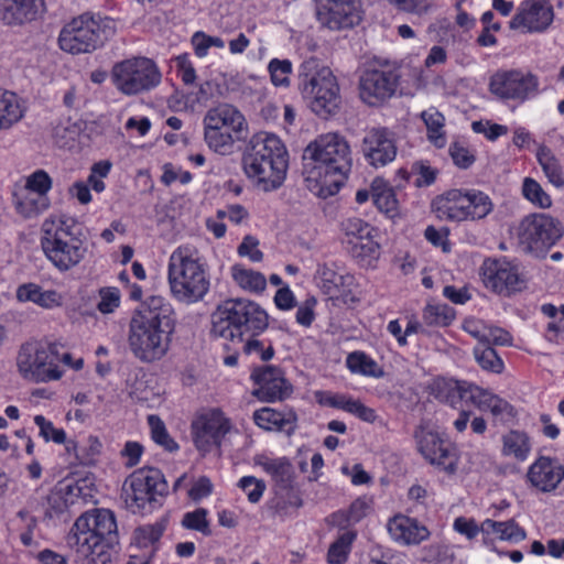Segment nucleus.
<instances>
[{
	"label": "nucleus",
	"mask_w": 564,
	"mask_h": 564,
	"mask_svg": "<svg viewBox=\"0 0 564 564\" xmlns=\"http://www.w3.org/2000/svg\"><path fill=\"white\" fill-rule=\"evenodd\" d=\"M111 166V163L107 160L93 164L86 182L90 189L96 193H102L106 189L104 180L109 175Z\"/></svg>",
	"instance_id": "nucleus-59"
},
{
	"label": "nucleus",
	"mask_w": 564,
	"mask_h": 564,
	"mask_svg": "<svg viewBox=\"0 0 564 564\" xmlns=\"http://www.w3.org/2000/svg\"><path fill=\"white\" fill-rule=\"evenodd\" d=\"M69 544L91 564H107L119 542L115 514L108 509H94L78 517L70 530Z\"/></svg>",
	"instance_id": "nucleus-4"
},
{
	"label": "nucleus",
	"mask_w": 564,
	"mask_h": 564,
	"mask_svg": "<svg viewBox=\"0 0 564 564\" xmlns=\"http://www.w3.org/2000/svg\"><path fill=\"white\" fill-rule=\"evenodd\" d=\"M162 74L156 63L145 56H130L116 62L110 70L113 87L124 96H138L156 88Z\"/></svg>",
	"instance_id": "nucleus-13"
},
{
	"label": "nucleus",
	"mask_w": 564,
	"mask_h": 564,
	"mask_svg": "<svg viewBox=\"0 0 564 564\" xmlns=\"http://www.w3.org/2000/svg\"><path fill=\"white\" fill-rule=\"evenodd\" d=\"M13 202L17 212L26 218L36 216L48 207L47 198H41L21 186L15 188Z\"/></svg>",
	"instance_id": "nucleus-39"
},
{
	"label": "nucleus",
	"mask_w": 564,
	"mask_h": 564,
	"mask_svg": "<svg viewBox=\"0 0 564 564\" xmlns=\"http://www.w3.org/2000/svg\"><path fill=\"white\" fill-rule=\"evenodd\" d=\"M254 423L267 431H280L290 434L296 426L293 411L280 412L271 408H262L253 413Z\"/></svg>",
	"instance_id": "nucleus-32"
},
{
	"label": "nucleus",
	"mask_w": 564,
	"mask_h": 564,
	"mask_svg": "<svg viewBox=\"0 0 564 564\" xmlns=\"http://www.w3.org/2000/svg\"><path fill=\"white\" fill-rule=\"evenodd\" d=\"M260 241L252 235L242 238L241 243L237 248V253L241 258H247L251 262L258 263L263 260V252L259 248Z\"/></svg>",
	"instance_id": "nucleus-62"
},
{
	"label": "nucleus",
	"mask_w": 564,
	"mask_h": 564,
	"mask_svg": "<svg viewBox=\"0 0 564 564\" xmlns=\"http://www.w3.org/2000/svg\"><path fill=\"white\" fill-rule=\"evenodd\" d=\"M52 185L53 181L48 173L44 170H36L25 176L22 187L41 198H47V193L51 191Z\"/></svg>",
	"instance_id": "nucleus-52"
},
{
	"label": "nucleus",
	"mask_w": 564,
	"mask_h": 564,
	"mask_svg": "<svg viewBox=\"0 0 564 564\" xmlns=\"http://www.w3.org/2000/svg\"><path fill=\"white\" fill-rule=\"evenodd\" d=\"M387 529L390 538L401 545H416L430 536V531L424 524L401 513L389 519Z\"/></svg>",
	"instance_id": "nucleus-28"
},
{
	"label": "nucleus",
	"mask_w": 564,
	"mask_h": 564,
	"mask_svg": "<svg viewBox=\"0 0 564 564\" xmlns=\"http://www.w3.org/2000/svg\"><path fill=\"white\" fill-rule=\"evenodd\" d=\"M432 209L438 219L459 224L486 218L494 210V203L482 191L453 188L436 196Z\"/></svg>",
	"instance_id": "nucleus-9"
},
{
	"label": "nucleus",
	"mask_w": 564,
	"mask_h": 564,
	"mask_svg": "<svg viewBox=\"0 0 564 564\" xmlns=\"http://www.w3.org/2000/svg\"><path fill=\"white\" fill-rule=\"evenodd\" d=\"M318 402L322 405L343 410L355 416L361 401L346 393L325 392L318 395Z\"/></svg>",
	"instance_id": "nucleus-48"
},
{
	"label": "nucleus",
	"mask_w": 564,
	"mask_h": 564,
	"mask_svg": "<svg viewBox=\"0 0 564 564\" xmlns=\"http://www.w3.org/2000/svg\"><path fill=\"white\" fill-rule=\"evenodd\" d=\"M346 367L354 375L380 379L384 376L383 368L365 351L356 350L346 358Z\"/></svg>",
	"instance_id": "nucleus-38"
},
{
	"label": "nucleus",
	"mask_w": 564,
	"mask_h": 564,
	"mask_svg": "<svg viewBox=\"0 0 564 564\" xmlns=\"http://www.w3.org/2000/svg\"><path fill=\"white\" fill-rule=\"evenodd\" d=\"M191 42L196 56L199 58L206 57L210 47H225V42L221 37L208 35L203 31L195 32Z\"/></svg>",
	"instance_id": "nucleus-56"
},
{
	"label": "nucleus",
	"mask_w": 564,
	"mask_h": 564,
	"mask_svg": "<svg viewBox=\"0 0 564 564\" xmlns=\"http://www.w3.org/2000/svg\"><path fill=\"white\" fill-rule=\"evenodd\" d=\"M44 9V0H0V20L19 25L35 20Z\"/></svg>",
	"instance_id": "nucleus-29"
},
{
	"label": "nucleus",
	"mask_w": 564,
	"mask_h": 564,
	"mask_svg": "<svg viewBox=\"0 0 564 564\" xmlns=\"http://www.w3.org/2000/svg\"><path fill=\"white\" fill-rule=\"evenodd\" d=\"M288 169L289 152L280 137L267 131L252 137L242 155V171L258 189L273 192L280 188Z\"/></svg>",
	"instance_id": "nucleus-2"
},
{
	"label": "nucleus",
	"mask_w": 564,
	"mask_h": 564,
	"mask_svg": "<svg viewBox=\"0 0 564 564\" xmlns=\"http://www.w3.org/2000/svg\"><path fill=\"white\" fill-rule=\"evenodd\" d=\"M23 100L13 91L0 89V131L10 130L25 115Z\"/></svg>",
	"instance_id": "nucleus-34"
},
{
	"label": "nucleus",
	"mask_w": 564,
	"mask_h": 564,
	"mask_svg": "<svg viewBox=\"0 0 564 564\" xmlns=\"http://www.w3.org/2000/svg\"><path fill=\"white\" fill-rule=\"evenodd\" d=\"M112 33L113 21L110 18L84 13L62 28L58 34V46L73 55L90 53Z\"/></svg>",
	"instance_id": "nucleus-11"
},
{
	"label": "nucleus",
	"mask_w": 564,
	"mask_h": 564,
	"mask_svg": "<svg viewBox=\"0 0 564 564\" xmlns=\"http://www.w3.org/2000/svg\"><path fill=\"white\" fill-rule=\"evenodd\" d=\"M489 90L501 100L522 104L541 94V83L539 76L530 70H498L490 78Z\"/></svg>",
	"instance_id": "nucleus-17"
},
{
	"label": "nucleus",
	"mask_w": 564,
	"mask_h": 564,
	"mask_svg": "<svg viewBox=\"0 0 564 564\" xmlns=\"http://www.w3.org/2000/svg\"><path fill=\"white\" fill-rule=\"evenodd\" d=\"M563 228L553 217L545 214L527 216L520 225V238L530 250L550 248L562 237Z\"/></svg>",
	"instance_id": "nucleus-21"
},
{
	"label": "nucleus",
	"mask_w": 564,
	"mask_h": 564,
	"mask_svg": "<svg viewBox=\"0 0 564 564\" xmlns=\"http://www.w3.org/2000/svg\"><path fill=\"white\" fill-rule=\"evenodd\" d=\"M102 444L97 436L88 435L78 441L68 440L66 451L82 465H93L101 454Z\"/></svg>",
	"instance_id": "nucleus-35"
},
{
	"label": "nucleus",
	"mask_w": 564,
	"mask_h": 564,
	"mask_svg": "<svg viewBox=\"0 0 564 564\" xmlns=\"http://www.w3.org/2000/svg\"><path fill=\"white\" fill-rule=\"evenodd\" d=\"M254 464L268 474L279 488L286 489L292 486L294 469L286 457L261 454L254 457Z\"/></svg>",
	"instance_id": "nucleus-30"
},
{
	"label": "nucleus",
	"mask_w": 564,
	"mask_h": 564,
	"mask_svg": "<svg viewBox=\"0 0 564 564\" xmlns=\"http://www.w3.org/2000/svg\"><path fill=\"white\" fill-rule=\"evenodd\" d=\"M167 494V482L155 468H142L132 473L123 484L127 507L140 512L158 502Z\"/></svg>",
	"instance_id": "nucleus-15"
},
{
	"label": "nucleus",
	"mask_w": 564,
	"mask_h": 564,
	"mask_svg": "<svg viewBox=\"0 0 564 564\" xmlns=\"http://www.w3.org/2000/svg\"><path fill=\"white\" fill-rule=\"evenodd\" d=\"M231 429L230 419L220 409H205L192 420L191 436L195 448L202 455H207L219 451L225 436Z\"/></svg>",
	"instance_id": "nucleus-16"
},
{
	"label": "nucleus",
	"mask_w": 564,
	"mask_h": 564,
	"mask_svg": "<svg viewBox=\"0 0 564 564\" xmlns=\"http://www.w3.org/2000/svg\"><path fill=\"white\" fill-rule=\"evenodd\" d=\"M397 89V79L392 72L369 68L359 78V95L369 106H378L391 98Z\"/></svg>",
	"instance_id": "nucleus-24"
},
{
	"label": "nucleus",
	"mask_w": 564,
	"mask_h": 564,
	"mask_svg": "<svg viewBox=\"0 0 564 564\" xmlns=\"http://www.w3.org/2000/svg\"><path fill=\"white\" fill-rule=\"evenodd\" d=\"M521 193L523 197L536 208L549 209L553 204L552 197L542 185L532 177L523 178Z\"/></svg>",
	"instance_id": "nucleus-47"
},
{
	"label": "nucleus",
	"mask_w": 564,
	"mask_h": 564,
	"mask_svg": "<svg viewBox=\"0 0 564 564\" xmlns=\"http://www.w3.org/2000/svg\"><path fill=\"white\" fill-rule=\"evenodd\" d=\"M176 75L185 85H193L196 82L197 75L193 62L188 54H181L173 58Z\"/></svg>",
	"instance_id": "nucleus-61"
},
{
	"label": "nucleus",
	"mask_w": 564,
	"mask_h": 564,
	"mask_svg": "<svg viewBox=\"0 0 564 564\" xmlns=\"http://www.w3.org/2000/svg\"><path fill=\"white\" fill-rule=\"evenodd\" d=\"M424 321L427 324L447 325L454 317V311L446 304H429L424 308Z\"/></svg>",
	"instance_id": "nucleus-57"
},
{
	"label": "nucleus",
	"mask_w": 564,
	"mask_h": 564,
	"mask_svg": "<svg viewBox=\"0 0 564 564\" xmlns=\"http://www.w3.org/2000/svg\"><path fill=\"white\" fill-rule=\"evenodd\" d=\"M343 230L345 232V242L347 246L365 239L375 232V229L368 223L356 217L347 219L343 224Z\"/></svg>",
	"instance_id": "nucleus-53"
},
{
	"label": "nucleus",
	"mask_w": 564,
	"mask_h": 564,
	"mask_svg": "<svg viewBox=\"0 0 564 564\" xmlns=\"http://www.w3.org/2000/svg\"><path fill=\"white\" fill-rule=\"evenodd\" d=\"M299 90L310 107L319 117H328L340 105V89L336 76L326 66L305 62L300 67Z\"/></svg>",
	"instance_id": "nucleus-8"
},
{
	"label": "nucleus",
	"mask_w": 564,
	"mask_h": 564,
	"mask_svg": "<svg viewBox=\"0 0 564 564\" xmlns=\"http://www.w3.org/2000/svg\"><path fill=\"white\" fill-rule=\"evenodd\" d=\"M414 438L419 453L430 464L447 475L457 473L459 454L456 446L443 438L436 431L424 425L415 431Z\"/></svg>",
	"instance_id": "nucleus-18"
},
{
	"label": "nucleus",
	"mask_w": 564,
	"mask_h": 564,
	"mask_svg": "<svg viewBox=\"0 0 564 564\" xmlns=\"http://www.w3.org/2000/svg\"><path fill=\"white\" fill-rule=\"evenodd\" d=\"M361 151L373 167H382L394 161L397 145L391 131L386 128L369 130L362 139Z\"/></svg>",
	"instance_id": "nucleus-26"
},
{
	"label": "nucleus",
	"mask_w": 564,
	"mask_h": 564,
	"mask_svg": "<svg viewBox=\"0 0 564 564\" xmlns=\"http://www.w3.org/2000/svg\"><path fill=\"white\" fill-rule=\"evenodd\" d=\"M34 423L39 427V435L46 442L55 444L67 443L66 432L63 429L55 427L52 421L47 420L44 415L37 414L34 416Z\"/></svg>",
	"instance_id": "nucleus-55"
},
{
	"label": "nucleus",
	"mask_w": 564,
	"mask_h": 564,
	"mask_svg": "<svg viewBox=\"0 0 564 564\" xmlns=\"http://www.w3.org/2000/svg\"><path fill=\"white\" fill-rule=\"evenodd\" d=\"M367 564H406L397 552L382 546H373L368 554Z\"/></svg>",
	"instance_id": "nucleus-63"
},
{
	"label": "nucleus",
	"mask_w": 564,
	"mask_h": 564,
	"mask_svg": "<svg viewBox=\"0 0 564 564\" xmlns=\"http://www.w3.org/2000/svg\"><path fill=\"white\" fill-rule=\"evenodd\" d=\"M212 333L225 339H240L243 335L259 336L269 326V314L257 302L231 299L213 314Z\"/></svg>",
	"instance_id": "nucleus-6"
},
{
	"label": "nucleus",
	"mask_w": 564,
	"mask_h": 564,
	"mask_svg": "<svg viewBox=\"0 0 564 564\" xmlns=\"http://www.w3.org/2000/svg\"><path fill=\"white\" fill-rule=\"evenodd\" d=\"M474 356L477 364L486 371L501 373L505 368L502 359L491 347L478 345L474 348Z\"/></svg>",
	"instance_id": "nucleus-49"
},
{
	"label": "nucleus",
	"mask_w": 564,
	"mask_h": 564,
	"mask_svg": "<svg viewBox=\"0 0 564 564\" xmlns=\"http://www.w3.org/2000/svg\"><path fill=\"white\" fill-rule=\"evenodd\" d=\"M235 283L246 292L259 294L267 288L265 276L243 264H234L230 269Z\"/></svg>",
	"instance_id": "nucleus-37"
},
{
	"label": "nucleus",
	"mask_w": 564,
	"mask_h": 564,
	"mask_svg": "<svg viewBox=\"0 0 564 564\" xmlns=\"http://www.w3.org/2000/svg\"><path fill=\"white\" fill-rule=\"evenodd\" d=\"M484 543L490 547L496 539L518 543L525 539V531L513 520L495 521L486 519L482 521Z\"/></svg>",
	"instance_id": "nucleus-31"
},
{
	"label": "nucleus",
	"mask_w": 564,
	"mask_h": 564,
	"mask_svg": "<svg viewBox=\"0 0 564 564\" xmlns=\"http://www.w3.org/2000/svg\"><path fill=\"white\" fill-rule=\"evenodd\" d=\"M502 453L505 456L523 462L531 452L529 436L519 431H510L502 438Z\"/></svg>",
	"instance_id": "nucleus-42"
},
{
	"label": "nucleus",
	"mask_w": 564,
	"mask_h": 564,
	"mask_svg": "<svg viewBox=\"0 0 564 564\" xmlns=\"http://www.w3.org/2000/svg\"><path fill=\"white\" fill-rule=\"evenodd\" d=\"M317 17L321 23L332 30L352 28L361 21V1L321 0Z\"/></svg>",
	"instance_id": "nucleus-22"
},
{
	"label": "nucleus",
	"mask_w": 564,
	"mask_h": 564,
	"mask_svg": "<svg viewBox=\"0 0 564 564\" xmlns=\"http://www.w3.org/2000/svg\"><path fill=\"white\" fill-rule=\"evenodd\" d=\"M552 0H522L509 21L511 30L522 33H545L554 22Z\"/></svg>",
	"instance_id": "nucleus-19"
},
{
	"label": "nucleus",
	"mask_w": 564,
	"mask_h": 564,
	"mask_svg": "<svg viewBox=\"0 0 564 564\" xmlns=\"http://www.w3.org/2000/svg\"><path fill=\"white\" fill-rule=\"evenodd\" d=\"M564 479V466L549 456L538 457L528 468V482L541 492H551Z\"/></svg>",
	"instance_id": "nucleus-27"
},
{
	"label": "nucleus",
	"mask_w": 564,
	"mask_h": 564,
	"mask_svg": "<svg viewBox=\"0 0 564 564\" xmlns=\"http://www.w3.org/2000/svg\"><path fill=\"white\" fill-rule=\"evenodd\" d=\"M17 369L22 379L33 383L57 381L64 371L54 346L40 343H26L17 356Z\"/></svg>",
	"instance_id": "nucleus-14"
},
{
	"label": "nucleus",
	"mask_w": 564,
	"mask_h": 564,
	"mask_svg": "<svg viewBox=\"0 0 564 564\" xmlns=\"http://www.w3.org/2000/svg\"><path fill=\"white\" fill-rule=\"evenodd\" d=\"M82 131V124L69 117L58 119L52 126V139L59 148L72 147Z\"/></svg>",
	"instance_id": "nucleus-43"
},
{
	"label": "nucleus",
	"mask_w": 564,
	"mask_h": 564,
	"mask_svg": "<svg viewBox=\"0 0 564 564\" xmlns=\"http://www.w3.org/2000/svg\"><path fill=\"white\" fill-rule=\"evenodd\" d=\"M315 280L322 291L330 297L352 300L357 286L356 278L337 263H323L317 267Z\"/></svg>",
	"instance_id": "nucleus-23"
},
{
	"label": "nucleus",
	"mask_w": 564,
	"mask_h": 564,
	"mask_svg": "<svg viewBox=\"0 0 564 564\" xmlns=\"http://www.w3.org/2000/svg\"><path fill=\"white\" fill-rule=\"evenodd\" d=\"M484 285L498 294H511L520 291L524 281L519 267L507 258L486 259L480 269Z\"/></svg>",
	"instance_id": "nucleus-20"
},
{
	"label": "nucleus",
	"mask_w": 564,
	"mask_h": 564,
	"mask_svg": "<svg viewBox=\"0 0 564 564\" xmlns=\"http://www.w3.org/2000/svg\"><path fill=\"white\" fill-rule=\"evenodd\" d=\"M371 198L380 213L390 219L400 216V205L393 187L382 177L371 182Z\"/></svg>",
	"instance_id": "nucleus-33"
},
{
	"label": "nucleus",
	"mask_w": 564,
	"mask_h": 564,
	"mask_svg": "<svg viewBox=\"0 0 564 564\" xmlns=\"http://www.w3.org/2000/svg\"><path fill=\"white\" fill-rule=\"evenodd\" d=\"M257 336H251L245 346L243 351L249 356H254L262 361H269L274 356L272 344L265 339H258Z\"/></svg>",
	"instance_id": "nucleus-60"
},
{
	"label": "nucleus",
	"mask_w": 564,
	"mask_h": 564,
	"mask_svg": "<svg viewBox=\"0 0 564 564\" xmlns=\"http://www.w3.org/2000/svg\"><path fill=\"white\" fill-rule=\"evenodd\" d=\"M421 119L426 127L429 141L436 148H444L447 143L444 116L435 107H430L421 112Z\"/></svg>",
	"instance_id": "nucleus-41"
},
{
	"label": "nucleus",
	"mask_w": 564,
	"mask_h": 564,
	"mask_svg": "<svg viewBox=\"0 0 564 564\" xmlns=\"http://www.w3.org/2000/svg\"><path fill=\"white\" fill-rule=\"evenodd\" d=\"M173 330L174 324L133 315L129 325V347L141 361L160 360L169 350Z\"/></svg>",
	"instance_id": "nucleus-12"
},
{
	"label": "nucleus",
	"mask_w": 564,
	"mask_h": 564,
	"mask_svg": "<svg viewBox=\"0 0 564 564\" xmlns=\"http://www.w3.org/2000/svg\"><path fill=\"white\" fill-rule=\"evenodd\" d=\"M121 304V292L116 286H102L97 292L96 307L102 315L115 313Z\"/></svg>",
	"instance_id": "nucleus-51"
},
{
	"label": "nucleus",
	"mask_w": 564,
	"mask_h": 564,
	"mask_svg": "<svg viewBox=\"0 0 564 564\" xmlns=\"http://www.w3.org/2000/svg\"><path fill=\"white\" fill-rule=\"evenodd\" d=\"M208 511L198 508L194 511L186 512L182 519V525L189 530H195L204 535L210 534L209 521L207 520Z\"/></svg>",
	"instance_id": "nucleus-58"
},
{
	"label": "nucleus",
	"mask_w": 564,
	"mask_h": 564,
	"mask_svg": "<svg viewBox=\"0 0 564 564\" xmlns=\"http://www.w3.org/2000/svg\"><path fill=\"white\" fill-rule=\"evenodd\" d=\"M251 380L256 386L252 395L263 402L283 400L291 392L282 370L274 366L256 368L251 372Z\"/></svg>",
	"instance_id": "nucleus-25"
},
{
	"label": "nucleus",
	"mask_w": 564,
	"mask_h": 564,
	"mask_svg": "<svg viewBox=\"0 0 564 564\" xmlns=\"http://www.w3.org/2000/svg\"><path fill=\"white\" fill-rule=\"evenodd\" d=\"M204 141L219 155H230L237 142L248 133L245 115L234 105L223 102L207 110L203 118Z\"/></svg>",
	"instance_id": "nucleus-7"
},
{
	"label": "nucleus",
	"mask_w": 564,
	"mask_h": 564,
	"mask_svg": "<svg viewBox=\"0 0 564 564\" xmlns=\"http://www.w3.org/2000/svg\"><path fill=\"white\" fill-rule=\"evenodd\" d=\"M471 129L475 133L482 134L489 141H496L498 138L508 133V127L499 123H494L489 120H479L471 123Z\"/></svg>",
	"instance_id": "nucleus-64"
},
{
	"label": "nucleus",
	"mask_w": 564,
	"mask_h": 564,
	"mask_svg": "<svg viewBox=\"0 0 564 564\" xmlns=\"http://www.w3.org/2000/svg\"><path fill=\"white\" fill-rule=\"evenodd\" d=\"M348 250L364 267L373 265L380 256V246L375 241L373 234L348 246Z\"/></svg>",
	"instance_id": "nucleus-44"
},
{
	"label": "nucleus",
	"mask_w": 564,
	"mask_h": 564,
	"mask_svg": "<svg viewBox=\"0 0 564 564\" xmlns=\"http://www.w3.org/2000/svg\"><path fill=\"white\" fill-rule=\"evenodd\" d=\"M87 481L80 480H64L59 482L53 490V499L61 500L62 507H69L77 503L79 500L86 501L90 494L87 488Z\"/></svg>",
	"instance_id": "nucleus-40"
},
{
	"label": "nucleus",
	"mask_w": 564,
	"mask_h": 564,
	"mask_svg": "<svg viewBox=\"0 0 564 564\" xmlns=\"http://www.w3.org/2000/svg\"><path fill=\"white\" fill-rule=\"evenodd\" d=\"M147 422L150 429V435L152 441L170 453L178 451L180 446L176 441L170 435L165 423L156 414H150L147 417Z\"/></svg>",
	"instance_id": "nucleus-45"
},
{
	"label": "nucleus",
	"mask_w": 564,
	"mask_h": 564,
	"mask_svg": "<svg viewBox=\"0 0 564 564\" xmlns=\"http://www.w3.org/2000/svg\"><path fill=\"white\" fill-rule=\"evenodd\" d=\"M70 219H47L42 225L41 247L45 258L61 273L78 267L88 254V243L75 232Z\"/></svg>",
	"instance_id": "nucleus-5"
},
{
	"label": "nucleus",
	"mask_w": 564,
	"mask_h": 564,
	"mask_svg": "<svg viewBox=\"0 0 564 564\" xmlns=\"http://www.w3.org/2000/svg\"><path fill=\"white\" fill-rule=\"evenodd\" d=\"M536 160L547 181L557 189H563L564 170L553 151L545 145L539 147Z\"/></svg>",
	"instance_id": "nucleus-36"
},
{
	"label": "nucleus",
	"mask_w": 564,
	"mask_h": 564,
	"mask_svg": "<svg viewBox=\"0 0 564 564\" xmlns=\"http://www.w3.org/2000/svg\"><path fill=\"white\" fill-rule=\"evenodd\" d=\"M356 538L354 532L343 533L328 550V562L330 564H343L347 561L351 544Z\"/></svg>",
	"instance_id": "nucleus-54"
},
{
	"label": "nucleus",
	"mask_w": 564,
	"mask_h": 564,
	"mask_svg": "<svg viewBox=\"0 0 564 564\" xmlns=\"http://www.w3.org/2000/svg\"><path fill=\"white\" fill-rule=\"evenodd\" d=\"M431 389L436 399L453 408H457L460 402L470 403L482 412H490L498 420H503L511 411L507 401L467 381L437 378Z\"/></svg>",
	"instance_id": "nucleus-10"
},
{
	"label": "nucleus",
	"mask_w": 564,
	"mask_h": 564,
	"mask_svg": "<svg viewBox=\"0 0 564 564\" xmlns=\"http://www.w3.org/2000/svg\"><path fill=\"white\" fill-rule=\"evenodd\" d=\"M303 176L311 193L327 198L337 194L351 167L347 140L334 132L321 134L303 151Z\"/></svg>",
	"instance_id": "nucleus-1"
},
{
	"label": "nucleus",
	"mask_w": 564,
	"mask_h": 564,
	"mask_svg": "<svg viewBox=\"0 0 564 564\" xmlns=\"http://www.w3.org/2000/svg\"><path fill=\"white\" fill-rule=\"evenodd\" d=\"M134 315L153 317L155 319L165 321L167 324H174L173 308L169 301L160 295H153L147 299L143 310Z\"/></svg>",
	"instance_id": "nucleus-46"
},
{
	"label": "nucleus",
	"mask_w": 564,
	"mask_h": 564,
	"mask_svg": "<svg viewBox=\"0 0 564 564\" xmlns=\"http://www.w3.org/2000/svg\"><path fill=\"white\" fill-rule=\"evenodd\" d=\"M166 280L172 297L186 305L203 301L210 289L208 265L198 249L191 245L178 246L171 252Z\"/></svg>",
	"instance_id": "nucleus-3"
},
{
	"label": "nucleus",
	"mask_w": 564,
	"mask_h": 564,
	"mask_svg": "<svg viewBox=\"0 0 564 564\" xmlns=\"http://www.w3.org/2000/svg\"><path fill=\"white\" fill-rule=\"evenodd\" d=\"M268 72L273 86L282 88L290 86V76L293 72V65L290 59L272 58L268 64Z\"/></svg>",
	"instance_id": "nucleus-50"
}]
</instances>
